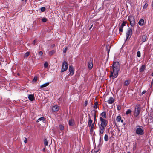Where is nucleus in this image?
<instances>
[{"label": "nucleus", "instance_id": "obj_1", "mask_svg": "<svg viewBox=\"0 0 153 153\" xmlns=\"http://www.w3.org/2000/svg\"><path fill=\"white\" fill-rule=\"evenodd\" d=\"M100 119L101 122L100 125L99 126V135L100 139L102 134L104 133V131L107 126V123L106 120L103 119L102 117H100Z\"/></svg>", "mask_w": 153, "mask_h": 153}, {"label": "nucleus", "instance_id": "obj_2", "mask_svg": "<svg viewBox=\"0 0 153 153\" xmlns=\"http://www.w3.org/2000/svg\"><path fill=\"white\" fill-rule=\"evenodd\" d=\"M112 68H113V72L114 73V77H116L118 75V73L120 69L119 62H114L112 66Z\"/></svg>", "mask_w": 153, "mask_h": 153}, {"label": "nucleus", "instance_id": "obj_3", "mask_svg": "<svg viewBox=\"0 0 153 153\" xmlns=\"http://www.w3.org/2000/svg\"><path fill=\"white\" fill-rule=\"evenodd\" d=\"M141 111L140 105L139 104L136 105L135 108L134 116L137 117L140 114Z\"/></svg>", "mask_w": 153, "mask_h": 153}, {"label": "nucleus", "instance_id": "obj_4", "mask_svg": "<svg viewBox=\"0 0 153 153\" xmlns=\"http://www.w3.org/2000/svg\"><path fill=\"white\" fill-rule=\"evenodd\" d=\"M128 20L130 21L131 26L133 27L136 24V22L134 17L132 16H129L128 17Z\"/></svg>", "mask_w": 153, "mask_h": 153}, {"label": "nucleus", "instance_id": "obj_5", "mask_svg": "<svg viewBox=\"0 0 153 153\" xmlns=\"http://www.w3.org/2000/svg\"><path fill=\"white\" fill-rule=\"evenodd\" d=\"M139 128H137L136 130V133L139 135H141L144 134V130L140 126H137Z\"/></svg>", "mask_w": 153, "mask_h": 153}, {"label": "nucleus", "instance_id": "obj_6", "mask_svg": "<svg viewBox=\"0 0 153 153\" xmlns=\"http://www.w3.org/2000/svg\"><path fill=\"white\" fill-rule=\"evenodd\" d=\"M132 29L130 28H129L128 29L126 33V40H128V38H130L132 34Z\"/></svg>", "mask_w": 153, "mask_h": 153}, {"label": "nucleus", "instance_id": "obj_7", "mask_svg": "<svg viewBox=\"0 0 153 153\" xmlns=\"http://www.w3.org/2000/svg\"><path fill=\"white\" fill-rule=\"evenodd\" d=\"M68 68V63L65 62H64L62 65L61 72H63L66 71Z\"/></svg>", "mask_w": 153, "mask_h": 153}, {"label": "nucleus", "instance_id": "obj_8", "mask_svg": "<svg viewBox=\"0 0 153 153\" xmlns=\"http://www.w3.org/2000/svg\"><path fill=\"white\" fill-rule=\"evenodd\" d=\"M87 65L88 68L89 70H91L92 69L93 67V59L92 58H90V61L88 62Z\"/></svg>", "mask_w": 153, "mask_h": 153}, {"label": "nucleus", "instance_id": "obj_9", "mask_svg": "<svg viewBox=\"0 0 153 153\" xmlns=\"http://www.w3.org/2000/svg\"><path fill=\"white\" fill-rule=\"evenodd\" d=\"M69 71L70 72V73L69 74V75L70 76H72L74 72V67L73 66L71 65L69 66Z\"/></svg>", "mask_w": 153, "mask_h": 153}, {"label": "nucleus", "instance_id": "obj_10", "mask_svg": "<svg viewBox=\"0 0 153 153\" xmlns=\"http://www.w3.org/2000/svg\"><path fill=\"white\" fill-rule=\"evenodd\" d=\"M52 109L54 112L58 111L59 110V107L57 105L53 106L52 107Z\"/></svg>", "mask_w": 153, "mask_h": 153}, {"label": "nucleus", "instance_id": "obj_11", "mask_svg": "<svg viewBox=\"0 0 153 153\" xmlns=\"http://www.w3.org/2000/svg\"><path fill=\"white\" fill-rule=\"evenodd\" d=\"M28 98L31 101H33L35 99L34 95L32 94H30L28 96Z\"/></svg>", "mask_w": 153, "mask_h": 153}, {"label": "nucleus", "instance_id": "obj_12", "mask_svg": "<svg viewBox=\"0 0 153 153\" xmlns=\"http://www.w3.org/2000/svg\"><path fill=\"white\" fill-rule=\"evenodd\" d=\"M114 99L112 97H110L108 101V102L109 104H112L114 102Z\"/></svg>", "mask_w": 153, "mask_h": 153}, {"label": "nucleus", "instance_id": "obj_13", "mask_svg": "<svg viewBox=\"0 0 153 153\" xmlns=\"http://www.w3.org/2000/svg\"><path fill=\"white\" fill-rule=\"evenodd\" d=\"M145 66L144 65H142L139 69V71L140 72H143L145 69Z\"/></svg>", "mask_w": 153, "mask_h": 153}, {"label": "nucleus", "instance_id": "obj_14", "mask_svg": "<svg viewBox=\"0 0 153 153\" xmlns=\"http://www.w3.org/2000/svg\"><path fill=\"white\" fill-rule=\"evenodd\" d=\"M74 120L71 119L70 120H69V125L70 126H73L74 124Z\"/></svg>", "mask_w": 153, "mask_h": 153}, {"label": "nucleus", "instance_id": "obj_15", "mask_svg": "<svg viewBox=\"0 0 153 153\" xmlns=\"http://www.w3.org/2000/svg\"><path fill=\"white\" fill-rule=\"evenodd\" d=\"M147 35H146V34H145L142 36V41L143 42H144L146 41V39H147Z\"/></svg>", "mask_w": 153, "mask_h": 153}, {"label": "nucleus", "instance_id": "obj_16", "mask_svg": "<svg viewBox=\"0 0 153 153\" xmlns=\"http://www.w3.org/2000/svg\"><path fill=\"white\" fill-rule=\"evenodd\" d=\"M144 20L143 19H141L138 22V24L140 26H142L143 25Z\"/></svg>", "mask_w": 153, "mask_h": 153}, {"label": "nucleus", "instance_id": "obj_17", "mask_svg": "<svg viewBox=\"0 0 153 153\" xmlns=\"http://www.w3.org/2000/svg\"><path fill=\"white\" fill-rule=\"evenodd\" d=\"M92 120L91 119V118L89 117V120H88V126L89 127H90L91 126V125L92 124Z\"/></svg>", "mask_w": 153, "mask_h": 153}, {"label": "nucleus", "instance_id": "obj_18", "mask_svg": "<svg viewBox=\"0 0 153 153\" xmlns=\"http://www.w3.org/2000/svg\"><path fill=\"white\" fill-rule=\"evenodd\" d=\"M56 52V51L54 50H52L51 51H50L48 52V54L50 55H52L54 54Z\"/></svg>", "mask_w": 153, "mask_h": 153}, {"label": "nucleus", "instance_id": "obj_19", "mask_svg": "<svg viewBox=\"0 0 153 153\" xmlns=\"http://www.w3.org/2000/svg\"><path fill=\"white\" fill-rule=\"evenodd\" d=\"M49 82H47L40 86V88H43L48 86L49 85Z\"/></svg>", "mask_w": 153, "mask_h": 153}, {"label": "nucleus", "instance_id": "obj_20", "mask_svg": "<svg viewBox=\"0 0 153 153\" xmlns=\"http://www.w3.org/2000/svg\"><path fill=\"white\" fill-rule=\"evenodd\" d=\"M130 82L129 80H126L124 82V85L125 86H127L129 84Z\"/></svg>", "mask_w": 153, "mask_h": 153}, {"label": "nucleus", "instance_id": "obj_21", "mask_svg": "<svg viewBox=\"0 0 153 153\" xmlns=\"http://www.w3.org/2000/svg\"><path fill=\"white\" fill-rule=\"evenodd\" d=\"M123 26H122V25H121L119 27V30L120 32H122L123 31Z\"/></svg>", "mask_w": 153, "mask_h": 153}, {"label": "nucleus", "instance_id": "obj_22", "mask_svg": "<svg viewBox=\"0 0 153 153\" xmlns=\"http://www.w3.org/2000/svg\"><path fill=\"white\" fill-rule=\"evenodd\" d=\"M99 150V149L97 150V149H95L94 150H92L91 151V152L92 153H98V152Z\"/></svg>", "mask_w": 153, "mask_h": 153}, {"label": "nucleus", "instance_id": "obj_23", "mask_svg": "<svg viewBox=\"0 0 153 153\" xmlns=\"http://www.w3.org/2000/svg\"><path fill=\"white\" fill-rule=\"evenodd\" d=\"M104 139L105 141H107L108 140V137L107 134H105L104 137Z\"/></svg>", "mask_w": 153, "mask_h": 153}, {"label": "nucleus", "instance_id": "obj_24", "mask_svg": "<svg viewBox=\"0 0 153 153\" xmlns=\"http://www.w3.org/2000/svg\"><path fill=\"white\" fill-rule=\"evenodd\" d=\"M44 144L45 146H48V142L46 139H45L44 140Z\"/></svg>", "mask_w": 153, "mask_h": 153}, {"label": "nucleus", "instance_id": "obj_25", "mask_svg": "<svg viewBox=\"0 0 153 153\" xmlns=\"http://www.w3.org/2000/svg\"><path fill=\"white\" fill-rule=\"evenodd\" d=\"M45 118L43 117H41L39 118L37 120V122H39L41 120H44Z\"/></svg>", "mask_w": 153, "mask_h": 153}, {"label": "nucleus", "instance_id": "obj_26", "mask_svg": "<svg viewBox=\"0 0 153 153\" xmlns=\"http://www.w3.org/2000/svg\"><path fill=\"white\" fill-rule=\"evenodd\" d=\"M101 115L104 118H106V113L105 112H102L101 114Z\"/></svg>", "mask_w": 153, "mask_h": 153}, {"label": "nucleus", "instance_id": "obj_27", "mask_svg": "<svg viewBox=\"0 0 153 153\" xmlns=\"http://www.w3.org/2000/svg\"><path fill=\"white\" fill-rule=\"evenodd\" d=\"M30 55V52H27L25 54L24 57L27 58Z\"/></svg>", "mask_w": 153, "mask_h": 153}, {"label": "nucleus", "instance_id": "obj_28", "mask_svg": "<svg viewBox=\"0 0 153 153\" xmlns=\"http://www.w3.org/2000/svg\"><path fill=\"white\" fill-rule=\"evenodd\" d=\"M121 119V117L120 116H118L116 118V120L117 122H119L120 121Z\"/></svg>", "mask_w": 153, "mask_h": 153}, {"label": "nucleus", "instance_id": "obj_29", "mask_svg": "<svg viewBox=\"0 0 153 153\" xmlns=\"http://www.w3.org/2000/svg\"><path fill=\"white\" fill-rule=\"evenodd\" d=\"M91 114L92 116L93 117H96L95 111H92Z\"/></svg>", "mask_w": 153, "mask_h": 153}, {"label": "nucleus", "instance_id": "obj_30", "mask_svg": "<svg viewBox=\"0 0 153 153\" xmlns=\"http://www.w3.org/2000/svg\"><path fill=\"white\" fill-rule=\"evenodd\" d=\"M98 105V103L97 102H96L94 104V108L95 109H97V105Z\"/></svg>", "mask_w": 153, "mask_h": 153}, {"label": "nucleus", "instance_id": "obj_31", "mask_svg": "<svg viewBox=\"0 0 153 153\" xmlns=\"http://www.w3.org/2000/svg\"><path fill=\"white\" fill-rule=\"evenodd\" d=\"M59 127L61 130H63L64 129V127L62 125H60L59 126Z\"/></svg>", "mask_w": 153, "mask_h": 153}, {"label": "nucleus", "instance_id": "obj_32", "mask_svg": "<svg viewBox=\"0 0 153 153\" xmlns=\"http://www.w3.org/2000/svg\"><path fill=\"white\" fill-rule=\"evenodd\" d=\"M37 79H38L37 77V76H35L34 77L33 79V82H36L37 81Z\"/></svg>", "mask_w": 153, "mask_h": 153}, {"label": "nucleus", "instance_id": "obj_33", "mask_svg": "<svg viewBox=\"0 0 153 153\" xmlns=\"http://www.w3.org/2000/svg\"><path fill=\"white\" fill-rule=\"evenodd\" d=\"M131 111L130 109H128L127 110V111H126V114H129L131 113Z\"/></svg>", "mask_w": 153, "mask_h": 153}, {"label": "nucleus", "instance_id": "obj_34", "mask_svg": "<svg viewBox=\"0 0 153 153\" xmlns=\"http://www.w3.org/2000/svg\"><path fill=\"white\" fill-rule=\"evenodd\" d=\"M137 56L138 57H140L141 56L140 52L139 51H138L137 52Z\"/></svg>", "mask_w": 153, "mask_h": 153}, {"label": "nucleus", "instance_id": "obj_35", "mask_svg": "<svg viewBox=\"0 0 153 153\" xmlns=\"http://www.w3.org/2000/svg\"><path fill=\"white\" fill-rule=\"evenodd\" d=\"M67 50V47H65L63 49V52L64 53H66Z\"/></svg>", "mask_w": 153, "mask_h": 153}, {"label": "nucleus", "instance_id": "obj_36", "mask_svg": "<svg viewBox=\"0 0 153 153\" xmlns=\"http://www.w3.org/2000/svg\"><path fill=\"white\" fill-rule=\"evenodd\" d=\"M41 10L42 12H43L45 10V7H42L40 9Z\"/></svg>", "mask_w": 153, "mask_h": 153}, {"label": "nucleus", "instance_id": "obj_37", "mask_svg": "<svg viewBox=\"0 0 153 153\" xmlns=\"http://www.w3.org/2000/svg\"><path fill=\"white\" fill-rule=\"evenodd\" d=\"M48 62H46L44 64V67L45 68H46L47 67H48Z\"/></svg>", "mask_w": 153, "mask_h": 153}, {"label": "nucleus", "instance_id": "obj_38", "mask_svg": "<svg viewBox=\"0 0 153 153\" xmlns=\"http://www.w3.org/2000/svg\"><path fill=\"white\" fill-rule=\"evenodd\" d=\"M47 19L46 18H44L42 19V21L43 22H46Z\"/></svg>", "mask_w": 153, "mask_h": 153}, {"label": "nucleus", "instance_id": "obj_39", "mask_svg": "<svg viewBox=\"0 0 153 153\" xmlns=\"http://www.w3.org/2000/svg\"><path fill=\"white\" fill-rule=\"evenodd\" d=\"M147 6H148V4L147 3H145V4H144V6L143 7V8L145 9V8H146L147 7Z\"/></svg>", "mask_w": 153, "mask_h": 153}, {"label": "nucleus", "instance_id": "obj_40", "mask_svg": "<svg viewBox=\"0 0 153 153\" xmlns=\"http://www.w3.org/2000/svg\"><path fill=\"white\" fill-rule=\"evenodd\" d=\"M126 24V22L125 21H123L122 24H121V25L122 26H125V25Z\"/></svg>", "mask_w": 153, "mask_h": 153}, {"label": "nucleus", "instance_id": "obj_41", "mask_svg": "<svg viewBox=\"0 0 153 153\" xmlns=\"http://www.w3.org/2000/svg\"><path fill=\"white\" fill-rule=\"evenodd\" d=\"M95 122H94V123H92L91 126V127L94 128V125L95 124Z\"/></svg>", "mask_w": 153, "mask_h": 153}, {"label": "nucleus", "instance_id": "obj_42", "mask_svg": "<svg viewBox=\"0 0 153 153\" xmlns=\"http://www.w3.org/2000/svg\"><path fill=\"white\" fill-rule=\"evenodd\" d=\"M114 74V73L112 71H111V74H110V77H111V76H113V74Z\"/></svg>", "mask_w": 153, "mask_h": 153}, {"label": "nucleus", "instance_id": "obj_43", "mask_svg": "<svg viewBox=\"0 0 153 153\" xmlns=\"http://www.w3.org/2000/svg\"><path fill=\"white\" fill-rule=\"evenodd\" d=\"M93 128H94L91 127V128L90 129V131L91 133L93 132Z\"/></svg>", "mask_w": 153, "mask_h": 153}, {"label": "nucleus", "instance_id": "obj_44", "mask_svg": "<svg viewBox=\"0 0 153 153\" xmlns=\"http://www.w3.org/2000/svg\"><path fill=\"white\" fill-rule=\"evenodd\" d=\"M109 47V46H106V48L107 50V51H108V52H109V51H110V49H108V48Z\"/></svg>", "mask_w": 153, "mask_h": 153}, {"label": "nucleus", "instance_id": "obj_45", "mask_svg": "<svg viewBox=\"0 0 153 153\" xmlns=\"http://www.w3.org/2000/svg\"><path fill=\"white\" fill-rule=\"evenodd\" d=\"M39 54L40 56H42L43 54V52L42 51H40L39 53Z\"/></svg>", "mask_w": 153, "mask_h": 153}, {"label": "nucleus", "instance_id": "obj_46", "mask_svg": "<svg viewBox=\"0 0 153 153\" xmlns=\"http://www.w3.org/2000/svg\"><path fill=\"white\" fill-rule=\"evenodd\" d=\"M88 104V101H85V106H86Z\"/></svg>", "mask_w": 153, "mask_h": 153}, {"label": "nucleus", "instance_id": "obj_47", "mask_svg": "<svg viewBox=\"0 0 153 153\" xmlns=\"http://www.w3.org/2000/svg\"><path fill=\"white\" fill-rule=\"evenodd\" d=\"M121 107L120 106H117V110H120L121 109Z\"/></svg>", "mask_w": 153, "mask_h": 153}, {"label": "nucleus", "instance_id": "obj_48", "mask_svg": "<svg viewBox=\"0 0 153 153\" xmlns=\"http://www.w3.org/2000/svg\"><path fill=\"white\" fill-rule=\"evenodd\" d=\"M146 91H143L142 93H141V94L142 95H143V94H144L145 93H146Z\"/></svg>", "mask_w": 153, "mask_h": 153}, {"label": "nucleus", "instance_id": "obj_49", "mask_svg": "<svg viewBox=\"0 0 153 153\" xmlns=\"http://www.w3.org/2000/svg\"><path fill=\"white\" fill-rule=\"evenodd\" d=\"M55 46V45L53 44L51 46V48H53Z\"/></svg>", "mask_w": 153, "mask_h": 153}, {"label": "nucleus", "instance_id": "obj_50", "mask_svg": "<svg viewBox=\"0 0 153 153\" xmlns=\"http://www.w3.org/2000/svg\"><path fill=\"white\" fill-rule=\"evenodd\" d=\"M36 40H34L33 42V44L34 45H35V43L36 42Z\"/></svg>", "mask_w": 153, "mask_h": 153}, {"label": "nucleus", "instance_id": "obj_51", "mask_svg": "<svg viewBox=\"0 0 153 153\" xmlns=\"http://www.w3.org/2000/svg\"><path fill=\"white\" fill-rule=\"evenodd\" d=\"M25 140H24V142L25 143H26L27 142V139L26 138H25Z\"/></svg>", "mask_w": 153, "mask_h": 153}, {"label": "nucleus", "instance_id": "obj_52", "mask_svg": "<svg viewBox=\"0 0 153 153\" xmlns=\"http://www.w3.org/2000/svg\"><path fill=\"white\" fill-rule=\"evenodd\" d=\"M96 117H94V122H95H95Z\"/></svg>", "mask_w": 153, "mask_h": 153}, {"label": "nucleus", "instance_id": "obj_53", "mask_svg": "<svg viewBox=\"0 0 153 153\" xmlns=\"http://www.w3.org/2000/svg\"><path fill=\"white\" fill-rule=\"evenodd\" d=\"M120 121H121V122L122 123H123V120H121H121H120Z\"/></svg>", "mask_w": 153, "mask_h": 153}, {"label": "nucleus", "instance_id": "obj_54", "mask_svg": "<svg viewBox=\"0 0 153 153\" xmlns=\"http://www.w3.org/2000/svg\"><path fill=\"white\" fill-rule=\"evenodd\" d=\"M92 26H93V25H92L91 26V27H90V28L89 29H90L92 28Z\"/></svg>", "mask_w": 153, "mask_h": 153}, {"label": "nucleus", "instance_id": "obj_55", "mask_svg": "<svg viewBox=\"0 0 153 153\" xmlns=\"http://www.w3.org/2000/svg\"><path fill=\"white\" fill-rule=\"evenodd\" d=\"M45 148H44L43 149V151H45Z\"/></svg>", "mask_w": 153, "mask_h": 153}, {"label": "nucleus", "instance_id": "obj_56", "mask_svg": "<svg viewBox=\"0 0 153 153\" xmlns=\"http://www.w3.org/2000/svg\"><path fill=\"white\" fill-rule=\"evenodd\" d=\"M152 76H153V73L152 74Z\"/></svg>", "mask_w": 153, "mask_h": 153}, {"label": "nucleus", "instance_id": "obj_57", "mask_svg": "<svg viewBox=\"0 0 153 153\" xmlns=\"http://www.w3.org/2000/svg\"><path fill=\"white\" fill-rule=\"evenodd\" d=\"M25 0V2H26L27 0Z\"/></svg>", "mask_w": 153, "mask_h": 153}, {"label": "nucleus", "instance_id": "obj_58", "mask_svg": "<svg viewBox=\"0 0 153 153\" xmlns=\"http://www.w3.org/2000/svg\"><path fill=\"white\" fill-rule=\"evenodd\" d=\"M22 1H23L24 0H21Z\"/></svg>", "mask_w": 153, "mask_h": 153}, {"label": "nucleus", "instance_id": "obj_59", "mask_svg": "<svg viewBox=\"0 0 153 153\" xmlns=\"http://www.w3.org/2000/svg\"><path fill=\"white\" fill-rule=\"evenodd\" d=\"M127 153H130V152H128Z\"/></svg>", "mask_w": 153, "mask_h": 153}]
</instances>
